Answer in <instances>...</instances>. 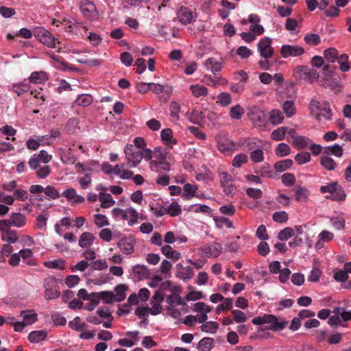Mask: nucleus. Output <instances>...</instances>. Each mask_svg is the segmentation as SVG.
Here are the masks:
<instances>
[{
  "label": "nucleus",
  "mask_w": 351,
  "mask_h": 351,
  "mask_svg": "<svg viewBox=\"0 0 351 351\" xmlns=\"http://www.w3.org/2000/svg\"><path fill=\"white\" fill-rule=\"evenodd\" d=\"M213 339L210 337H204L202 339L198 344L197 348L201 351H210L212 348Z\"/></svg>",
  "instance_id": "obj_39"
},
{
  "label": "nucleus",
  "mask_w": 351,
  "mask_h": 351,
  "mask_svg": "<svg viewBox=\"0 0 351 351\" xmlns=\"http://www.w3.org/2000/svg\"><path fill=\"white\" fill-rule=\"evenodd\" d=\"M21 316L23 317L26 325L34 324L37 320V314L33 311H22L20 313Z\"/></svg>",
  "instance_id": "obj_34"
},
{
  "label": "nucleus",
  "mask_w": 351,
  "mask_h": 351,
  "mask_svg": "<svg viewBox=\"0 0 351 351\" xmlns=\"http://www.w3.org/2000/svg\"><path fill=\"white\" fill-rule=\"evenodd\" d=\"M248 160V157L245 154H239L235 156L232 161L234 167L239 168L242 165L245 164Z\"/></svg>",
  "instance_id": "obj_46"
},
{
  "label": "nucleus",
  "mask_w": 351,
  "mask_h": 351,
  "mask_svg": "<svg viewBox=\"0 0 351 351\" xmlns=\"http://www.w3.org/2000/svg\"><path fill=\"white\" fill-rule=\"evenodd\" d=\"M293 165V161L291 159H286L284 160L278 161L275 163L274 168L276 171L282 172L289 169Z\"/></svg>",
  "instance_id": "obj_44"
},
{
  "label": "nucleus",
  "mask_w": 351,
  "mask_h": 351,
  "mask_svg": "<svg viewBox=\"0 0 351 351\" xmlns=\"http://www.w3.org/2000/svg\"><path fill=\"white\" fill-rule=\"evenodd\" d=\"M294 75L300 79H306L311 76H315L316 71L307 66H298L293 70Z\"/></svg>",
  "instance_id": "obj_14"
},
{
  "label": "nucleus",
  "mask_w": 351,
  "mask_h": 351,
  "mask_svg": "<svg viewBox=\"0 0 351 351\" xmlns=\"http://www.w3.org/2000/svg\"><path fill=\"white\" fill-rule=\"evenodd\" d=\"M12 90L19 96L22 93L27 92L29 90V86L25 83L14 84L12 86Z\"/></svg>",
  "instance_id": "obj_59"
},
{
  "label": "nucleus",
  "mask_w": 351,
  "mask_h": 351,
  "mask_svg": "<svg viewBox=\"0 0 351 351\" xmlns=\"http://www.w3.org/2000/svg\"><path fill=\"white\" fill-rule=\"evenodd\" d=\"M195 311L199 313H208L210 312V306L206 305L204 302H197L194 306Z\"/></svg>",
  "instance_id": "obj_64"
},
{
  "label": "nucleus",
  "mask_w": 351,
  "mask_h": 351,
  "mask_svg": "<svg viewBox=\"0 0 351 351\" xmlns=\"http://www.w3.org/2000/svg\"><path fill=\"white\" fill-rule=\"evenodd\" d=\"M234 145L232 143L226 141H219L218 143V149L224 154H229L234 148Z\"/></svg>",
  "instance_id": "obj_56"
},
{
  "label": "nucleus",
  "mask_w": 351,
  "mask_h": 351,
  "mask_svg": "<svg viewBox=\"0 0 351 351\" xmlns=\"http://www.w3.org/2000/svg\"><path fill=\"white\" fill-rule=\"evenodd\" d=\"M305 43L309 45L316 46L321 42L320 37L316 34H308L304 37Z\"/></svg>",
  "instance_id": "obj_50"
},
{
  "label": "nucleus",
  "mask_w": 351,
  "mask_h": 351,
  "mask_svg": "<svg viewBox=\"0 0 351 351\" xmlns=\"http://www.w3.org/2000/svg\"><path fill=\"white\" fill-rule=\"evenodd\" d=\"M138 213L134 208L130 207L123 210V215L122 219L128 221L129 226H132L136 223L138 221Z\"/></svg>",
  "instance_id": "obj_17"
},
{
  "label": "nucleus",
  "mask_w": 351,
  "mask_h": 351,
  "mask_svg": "<svg viewBox=\"0 0 351 351\" xmlns=\"http://www.w3.org/2000/svg\"><path fill=\"white\" fill-rule=\"evenodd\" d=\"M32 255L33 253L31 250H21L18 253H14L10 256L9 263H19L21 261H28L31 258Z\"/></svg>",
  "instance_id": "obj_10"
},
{
  "label": "nucleus",
  "mask_w": 351,
  "mask_h": 351,
  "mask_svg": "<svg viewBox=\"0 0 351 351\" xmlns=\"http://www.w3.org/2000/svg\"><path fill=\"white\" fill-rule=\"evenodd\" d=\"M320 192L328 193L329 195H326V197L334 201H343L346 197V193L343 188L337 182L321 186Z\"/></svg>",
  "instance_id": "obj_2"
},
{
  "label": "nucleus",
  "mask_w": 351,
  "mask_h": 351,
  "mask_svg": "<svg viewBox=\"0 0 351 351\" xmlns=\"http://www.w3.org/2000/svg\"><path fill=\"white\" fill-rule=\"evenodd\" d=\"M181 207L176 202H173L166 209V213L173 217L178 216L181 213Z\"/></svg>",
  "instance_id": "obj_54"
},
{
  "label": "nucleus",
  "mask_w": 351,
  "mask_h": 351,
  "mask_svg": "<svg viewBox=\"0 0 351 351\" xmlns=\"http://www.w3.org/2000/svg\"><path fill=\"white\" fill-rule=\"evenodd\" d=\"M69 326L73 330L82 331L86 328V324L81 321L80 317H75L69 322Z\"/></svg>",
  "instance_id": "obj_41"
},
{
  "label": "nucleus",
  "mask_w": 351,
  "mask_h": 351,
  "mask_svg": "<svg viewBox=\"0 0 351 351\" xmlns=\"http://www.w3.org/2000/svg\"><path fill=\"white\" fill-rule=\"evenodd\" d=\"M309 110L311 114L319 121L331 119L332 113L329 104L327 101L312 99L309 104Z\"/></svg>",
  "instance_id": "obj_1"
},
{
  "label": "nucleus",
  "mask_w": 351,
  "mask_h": 351,
  "mask_svg": "<svg viewBox=\"0 0 351 351\" xmlns=\"http://www.w3.org/2000/svg\"><path fill=\"white\" fill-rule=\"evenodd\" d=\"M118 246L126 254H130L133 252L132 241L130 239H122L119 241Z\"/></svg>",
  "instance_id": "obj_33"
},
{
  "label": "nucleus",
  "mask_w": 351,
  "mask_h": 351,
  "mask_svg": "<svg viewBox=\"0 0 351 351\" xmlns=\"http://www.w3.org/2000/svg\"><path fill=\"white\" fill-rule=\"evenodd\" d=\"M308 195L309 193L306 189L298 186L295 192V199L298 202H305L306 201Z\"/></svg>",
  "instance_id": "obj_43"
},
{
  "label": "nucleus",
  "mask_w": 351,
  "mask_h": 351,
  "mask_svg": "<svg viewBox=\"0 0 351 351\" xmlns=\"http://www.w3.org/2000/svg\"><path fill=\"white\" fill-rule=\"evenodd\" d=\"M184 193L183 196L186 199L191 198L192 197L195 196V193L197 190V186L195 184H191L189 183L185 184L184 187Z\"/></svg>",
  "instance_id": "obj_47"
},
{
  "label": "nucleus",
  "mask_w": 351,
  "mask_h": 351,
  "mask_svg": "<svg viewBox=\"0 0 351 351\" xmlns=\"http://www.w3.org/2000/svg\"><path fill=\"white\" fill-rule=\"evenodd\" d=\"M94 223L97 228H103L110 225L108 217L102 214H95L93 215Z\"/></svg>",
  "instance_id": "obj_35"
},
{
  "label": "nucleus",
  "mask_w": 351,
  "mask_h": 351,
  "mask_svg": "<svg viewBox=\"0 0 351 351\" xmlns=\"http://www.w3.org/2000/svg\"><path fill=\"white\" fill-rule=\"evenodd\" d=\"M0 231L1 239L4 241L14 243L18 241V235L16 231L12 230L10 227L8 226L6 220L0 221Z\"/></svg>",
  "instance_id": "obj_5"
},
{
  "label": "nucleus",
  "mask_w": 351,
  "mask_h": 351,
  "mask_svg": "<svg viewBox=\"0 0 351 351\" xmlns=\"http://www.w3.org/2000/svg\"><path fill=\"white\" fill-rule=\"evenodd\" d=\"M61 160L63 163L66 165L75 164L76 158L70 151L64 152L61 155Z\"/></svg>",
  "instance_id": "obj_57"
},
{
  "label": "nucleus",
  "mask_w": 351,
  "mask_h": 351,
  "mask_svg": "<svg viewBox=\"0 0 351 351\" xmlns=\"http://www.w3.org/2000/svg\"><path fill=\"white\" fill-rule=\"evenodd\" d=\"M178 21L183 25L192 23L197 17L196 13L191 11L188 8L181 7L178 12Z\"/></svg>",
  "instance_id": "obj_9"
},
{
  "label": "nucleus",
  "mask_w": 351,
  "mask_h": 351,
  "mask_svg": "<svg viewBox=\"0 0 351 351\" xmlns=\"http://www.w3.org/2000/svg\"><path fill=\"white\" fill-rule=\"evenodd\" d=\"M189 89L191 91L193 96L196 98L205 97L208 94V88L199 84L191 85L189 86Z\"/></svg>",
  "instance_id": "obj_24"
},
{
  "label": "nucleus",
  "mask_w": 351,
  "mask_h": 351,
  "mask_svg": "<svg viewBox=\"0 0 351 351\" xmlns=\"http://www.w3.org/2000/svg\"><path fill=\"white\" fill-rule=\"evenodd\" d=\"M125 158L131 167H136L142 160L141 151L137 150L132 145H126L124 148Z\"/></svg>",
  "instance_id": "obj_3"
},
{
  "label": "nucleus",
  "mask_w": 351,
  "mask_h": 351,
  "mask_svg": "<svg viewBox=\"0 0 351 351\" xmlns=\"http://www.w3.org/2000/svg\"><path fill=\"white\" fill-rule=\"evenodd\" d=\"M283 112L288 118L292 117L295 114L294 102L291 100L283 102L281 105Z\"/></svg>",
  "instance_id": "obj_31"
},
{
  "label": "nucleus",
  "mask_w": 351,
  "mask_h": 351,
  "mask_svg": "<svg viewBox=\"0 0 351 351\" xmlns=\"http://www.w3.org/2000/svg\"><path fill=\"white\" fill-rule=\"evenodd\" d=\"M337 62L339 64L340 70L343 72H347L350 69L351 62L348 61V56L346 54H341L337 59Z\"/></svg>",
  "instance_id": "obj_36"
},
{
  "label": "nucleus",
  "mask_w": 351,
  "mask_h": 351,
  "mask_svg": "<svg viewBox=\"0 0 351 351\" xmlns=\"http://www.w3.org/2000/svg\"><path fill=\"white\" fill-rule=\"evenodd\" d=\"M133 274L138 280L147 278L150 272L144 265H135L132 268Z\"/></svg>",
  "instance_id": "obj_20"
},
{
  "label": "nucleus",
  "mask_w": 351,
  "mask_h": 351,
  "mask_svg": "<svg viewBox=\"0 0 351 351\" xmlns=\"http://www.w3.org/2000/svg\"><path fill=\"white\" fill-rule=\"evenodd\" d=\"M112 169V175H115L123 180H129L133 175L132 171L124 169V165H116L113 166Z\"/></svg>",
  "instance_id": "obj_13"
},
{
  "label": "nucleus",
  "mask_w": 351,
  "mask_h": 351,
  "mask_svg": "<svg viewBox=\"0 0 351 351\" xmlns=\"http://www.w3.org/2000/svg\"><path fill=\"white\" fill-rule=\"evenodd\" d=\"M36 38L43 45L49 47H55V38L51 33L43 27H39L35 29Z\"/></svg>",
  "instance_id": "obj_4"
},
{
  "label": "nucleus",
  "mask_w": 351,
  "mask_h": 351,
  "mask_svg": "<svg viewBox=\"0 0 351 351\" xmlns=\"http://www.w3.org/2000/svg\"><path fill=\"white\" fill-rule=\"evenodd\" d=\"M249 116L250 119L258 125L263 123L265 117L264 112L255 106L250 109Z\"/></svg>",
  "instance_id": "obj_15"
},
{
  "label": "nucleus",
  "mask_w": 351,
  "mask_h": 351,
  "mask_svg": "<svg viewBox=\"0 0 351 351\" xmlns=\"http://www.w3.org/2000/svg\"><path fill=\"white\" fill-rule=\"evenodd\" d=\"M272 40L268 37L260 40L258 43V51L261 56L265 59H269L274 54V49L271 46Z\"/></svg>",
  "instance_id": "obj_6"
},
{
  "label": "nucleus",
  "mask_w": 351,
  "mask_h": 351,
  "mask_svg": "<svg viewBox=\"0 0 351 351\" xmlns=\"http://www.w3.org/2000/svg\"><path fill=\"white\" fill-rule=\"evenodd\" d=\"M234 322L237 323L245 322L247 320V317L245 313L239 310L232 311Z\"/></svg>",
  "instance_id": "obj_61"
},
{
  "label": "nucleus",
  "mask_w": 351,
  "mask_h": 351,
  "mask_svg": "<svg viewBox=\"0 0 351 351\" xmlns=\"http://www.w3.org/2000/svg\"><path fill=\"white\" fill-rule=\"evenodd\" d=\"M311 155L308 152H303L298 153L295 156V160L298 165H304L311 160Z\"/></svg>",
  "instance_id": "obj_58"
},
{
  "label": "nucleus",
  "mask_w": 351,
  "mask_h": 351,
  "mask_svg": "<svg viewBox=\"0 0 351 351\" xmlns=\"http://www.w3.org/2000/svg\"><path fill=\"white\" fill-rule=\"evenodd\" d=\"M162 141L168 146L171 147L176 143V141L173 138V132L171 129H164L160 132Z\"/></svg>",
  "instance_id": "obj_29"
},
{
  "label": "nucleus",
  "mask_w": 351,
  "mask_h": 351,
  "mask_svg": "<svg viewBox=\"0 0 351 351\" xmlns=\"http://www.w3.org/2000/svg\"><path fill=\"white\" fill-rule=\"evenodd\" d=\"M291 153L290 147L284 143H281L278 145L277 147L275 149V154L278 157H285L288 156Z\"/></svg>",
  "instance_id": "obj_40"
},
{
  "label": "nucleus",
  "mask_w": 351,
  "mask_h": 351,
  "mask_svg": "<svg viewBox=\"0 0 351 351\" xmlns=\"http://www.w3.org/2000/svg\"><path fill=\"white\" fill-rule=\"evenodd\" d=\"M319 239L315 243V248L320 249L324 247V243L332 241L334 238L332 232L328 230H322L318 235Z\"/></svg>",
  "instance_id": "obj_19"
},
{
  "label": "nucleus",
  "mask_w": 351,
  "mask_h": 351,
  "mask_svg": "<svg viewBox=\"0 0 351 351\" xmlns=\"http://www.w3.org/2000/svg\"><path fill=\"white\" fill-rule=\"evenodd\" d=\"M294 236L293 230L291 227H287L280 230L278 234V238L280 241H287Z\"/></svg>",
  "instance_id": "obj_53"
},
{
  "label": "nucleus",
  "mask_w": 351,
  "mask_h": 351,
  "mask_svg": "<svg viewBox=\"0 0 351 351\" xmlns=\"http://www.w3.org/2000/svg\"><path fill=\"white\" fill-rule=\"evenodd\" d=\"M222 247L220 243H214L205 247V251L210 256H217L221 251Z\"/></svg>",
  "instance_id": "obj_38"
},
{
  "label": "nucleus",
  "mask_w": 351,
  "mask_h": 351,
  "mask_svg": "<svg viewBox=\"0 0 351 351\" xmlns=\"http://www.w3.org/2000/svg\"><path fill=\"white\" fill-rule=\"evenodd\" d=\"M99 200L101 202V207L104 208H108L115 204L110 194L103 192L99 194Z\"/></svg>",
  "instance_id": "obj_26"
},
{
  "label": "nucleus",
  "mask_w": 351,
  "mask_h": 351,
  "mask_svg": "<svg viewBox=\"0 0 351 351\" xmlns=\"http://www.w3.org/2000/svg\"><path fill=\"white\" fill-rule=\"evenodd\" d=\"M269 121L274 125L282 123L284 120L283 113L278 109H274L269 112Z\"/></svg>",
  "instance_id": "obj_23"
},
{
  "label": "nucleus",
  "mask_w": 351,
  "mask_h": 351,
  "mask_svg": "<svg viewBox=\"0 0 351 351\" xmlns=\"http://www.w3.org/2000/svg\"><path fill=\"white\" fill-rule=\"evenodd\" d=\"M47 333L44 330H35L28 335V339L32 343H38L47 337Z\"/></svg>",
  "instance_id": "obj_32"
},
{
  "label": "nucleus",
  "mask_w": 351,
  "mask_h": 351,
  "mask_svg": "<svg viewBox=\"0 0 351 351\" xmlns=\"http://www.w3.org/2000/svg\"><path fill=\"white\" fill-rule=\"evenodd\" d=\"M101 300V293H92L88 300H90L91 308H86L88 311H92Z\"/></svg>",
  "instance_id": "obj_60"
},
{
  "label": "nucleus",
  "mask_w": 351,
  "mask_h": 351,
  "mask_svg": "<svg viewBox=\"0 0 351 351\" xmlns=\"http://www.w3.org/2000/svg\"><path fill=\"white\" fill-rule=\"evenodd\" d=\"M304 53V49L298 45H284L280 49L281 56L284 58L299 56Z\"/></svg>",
  "instance_id": "obj_8"
},
{
  "label": "nucleus",
  "mask_w": 351,
  "mask_h": 351,
  "mask_svg": "<svg viewBox=\"0 0 351 351\" xmlns=\"http://www.w3.org/2000/svg\"><path fill=\"white\" fill-rule=\"evenodd\" d=\"M245 110L243 107L237 104L230 108V117L232 119H240L244 114Z\"/></svg>",
  "instance_id": "obj_37"
},
{
  "label": "nucleus",
  "mask_w": 351,
  "mask_h": 351,
  "mask_svg": "<svg viewBox=\"0 0 351 351\" xmlns=\"http://www.w3.org/2000/svg\"><path fill=\"white\" fill-rule=\"evenodd\" d=\"M193 275V271L189 265L183 267L182 265H180L176 274L177 277L183 280L190 279Z\"/></svg>",
  "instance_id": "obj_27"
},
{
  "label": "nucleus",
  "mask_w": 351,
  "mask_h": 351,
  "mask_svg": "<svg viewBox=\"0 0 351 351\" xmlns=\"http://www.w3.org/2000/svg\"><path fill=\"white\" fill-rule=\"evenodd\" d=\"M220 184L222 187L228 186L232 182V176L226 172H221L219 173Z\"/></svg>",
  "instance_id": "obj_62"
},
{
  "label": "nucleus",
  "mask_w": 351,
  "mask_h": 351,
  "mask_svg": "<svg viewBox=\"0 0 351 351\" xmlns=\"http://www.w3.org/2000/svg\"><path fill=\"white\" fill-rule=\"evenodd\" d=\"M150 169L158 173L162 171H169L171 167V160H166L162 162H150Z\"/></svg>",
  "instance_id": "obj_21"
},
{
  "label": "nucleus",
  "mask_w": 351,
  "mask_h": 351,
  "mask_svg": "<svg viewBox=\"0 0 351 351\" xmlns=\"http://www.w3.org/2000/svg\"><path fill=\"white\" fill-rule=\"evenodd\" d=\"M320 164L328 171H332L335 169L337 163L330 157V156L324 154L320 157Z\"/></svg>",
  "instance_id": "obj_30"
},
{
  "label": "nucleus",
  "mask_w": 351,
  "mask_h": 351,
  "mask_svg": "<svg viewBox=\"0 0 351 351\" xmlns=\"http://www.w3.org/2000/svg\"><path fill=\"white\" fill-rule=\"evenodd\" d=\"M60 295L58 286L56 285L50 286L49 284L45 287V298L46 300H53L58 298Z\"/></svg>",
  "instance_id": "obj_28"
},
{
  "label": "nucleus",
  "mask_w": 351,
  "mask_h": 351,
  "mask_svg": "<svg viewBox=\"0 0 351 351\" xmlns=\"http://www.w3.org/2000/svg\"><path fill=\"white\" fill-rule=\"evenodd\" d=\"M26 218L21 213H13L8 220H6L8 226H14L16 228L23 227L25 224Z\"/></svg>",
  "instance_id": "obj_12"
},
{
  "label": "nucleus",
  "mask_w": 351,
  "mask_h": 351,
  "mask_svg": "<svg viewBox=\"0 0 351 351\" xmlns=\"http://www.w3.org/2000/svg\"><path fill=\"white\" fill-rule=\"evenodd\" d=\"M75 104L81 106H88L93 102V97L88 94H82L80 95L75 100Z\"/></svg>",
  "instance_id": "obj_42"
},
{
  "label": "nucleus",
  "mask_w": 351,
  "mask_h": 351,
  "mask_svg": "<svg viewBox=\"0 0 351 351\" xmlns=\"http://www.w3.org/2000/svg\"><path fill=\"white\" fill-rule=\"evenodd\" d=\"M287 128L285 127H280L277 128L276 130H274L271 134V138L274 141H282L284 139L286 132H287Z\"/></svg>",
  "instance_id": "obj_52"
},
{
  "label": "nucleus",
  "mask_w": 351,
  "mask_h": 351,
  "mask_svg": "<svg viewBox=\"0 0 351 351\" xmlns=\"http://www.w3.org/2000/svg\"><path fill=\"white\" fill-rule=\"evenodd\" d=\"M100 293L104 303L111 304L115 301V295L112 291H101Z\"/></svg>",
  "instance_id": "obj_63"
},
{
  "label": "nucleus",
  "mask_w": 351,
  "mask_h": 351,
  "mask_svg": "<svg viewBox=\"0 0 351 351\" xmlns=\"http://www.w3.org/2000/svg\"><path fill=\"white\" fill-rule=\"evenodd\" d=\"M80 9L83 15L90 20H95L97 19L98 13L95 5L87 1L83 0L80 3Z\"/></svg>",
  "instance_id": "obj_7"
},
{
  "label": "nucleus",
  "mask_w": 351,
  "mask_h": 351,
  "mask_svg": "<svg viewBox=\"0 0 351 351\" xmlns=\"http://www.w3.org/2000/svg\"><path fill=\"white\" fill-rule=\"evenodd\" d=\"M48 75L43 71H35L31 73L29 80L34 84H42L48 80Z\"/></svg>",
  "instance_id": "obj_25"
},
{
  "label": "nucleus",
  "mask_w": 351,
  "mask_h": 351,
  "mask_svg": "<svg viewBox=\"0 0 351 351\" xmlns=\"http://www.w3.org/2000/svg\"><path fill=\"white\" fill-rule=\"evenodd\" d=\"M343 149L341 145L339 144H334L330 146L324 147L323 148V154L328 156H335L337 158H341L343 155Z\"/></svg>",
  "instance_id": "obj_18"
},
{
  "label": "nucleus",
  "mask_w": 351,
  "mask_h": 351,
  "mask_svg": "<svg viewBox=\"0 0 351 351\" xmlns=\"http://www.w3.org/2000/svg\"><path fill=\"white\" fill-rule=\"evenodd\" d=\"M232 102V97L230 94L223 92L217 96V104L221 106H227Z\"/></svg>",
  "instance_id": "obj_45"
},
{
  "label": "nucleus",
  "mask_w": 351,
  "mask_h": 351,
  "mask_svg": "<svg viewBox=\"0 0 351 351\" xmlns=\"http://www.w3.org/2000/svg\"><path fill=\"white\" fill-rule=\"evenodd\" d=\"M95 239V235L90 232H84L79 237L78 245L82 248H89Z\"/></svg>",
  "instance_id": "obj_11"
},
{
  "label": "nucleus",
  "mask_w": 351,
  "mask_h": 351,
  "mask_svg": "<svg viewBox=\"0 0 351 351\" xmlns=\"http://www.w3.org/2000/svg\"><path fill=\"white\" fill-rule=\"evenodd\" d=\"M204 66L214 74L219 73L222 69V64L213 58L207 59Z\"/></svg>",
  "instance_id": "obj_22"
},
{
  "label": "nucleus",
  "mask_w": 351,
  "mask_h": 351,
  "mask_svg": "<svg viewBox=\"0 0 351 351\" xmlns=\"http://www.w3.org/2000/svg\"><path fill=\"white\" fill-rule=\"evenodd\" d=\"M127 289V287L124 285H119L115 288L116 294L115 295V301L121 302L125 300L126 294L125 291Z\"/></svg>",
  "instance_id": "obj_51"
},
{
  "label": "nucleus",
  "mask_w": 351,
  "mask_h": 351,
  "mask_svg": "<svg viewBox=\"0 0 351 351\" xmlns=\"http://www.w3.org/2000/svg\"><path fill=\"white\" fill-rule=\"evenodd\" d=\"M250 159L256 163L262 162L264 160V154L261 149H256L250 153Z\"/></svg>",
  "instance_id": "obj_55"
},
{
  "label": "nucleus",
  "mask_w": 351,
  "mask_h": 351,
  "mask_svg": "<svg viewBox=\"0 0 351 351\" xmlns=\"http://www.w3.org/2000/svg\"><path fill=\"white\" fill-rule=\"evenodd\" d=\"M324 58L330 62H335L339 58V53L336 49L329 48L324 51Z\"/></svg>",
  "instance_id": "obj_49"
},
{
  "label": "nucleus",
  "mask_w": 351,
  "mask_h": 351,
  "mask_svg": "<svg viewBox=\"0 0 351 351\" xmlns=\"http://www.w3.org/2000/svg\"><path fill=\"white\" fill-rule=\"evenodd\" d=\"M218 327L219 324L216 322H206L201 326L200 328L203 332L215 333Z\"/></svg>",
  "instance_id": "obj_48"
},
{
  "label": "nucleus",
  "mask_w": 351,
  "mask_h": 351,
  "mask_svg": "<svg viewBox=\"0 0 351 351\" xmlns=\"http://www.w3.org/2000/svg\"><path fill=\"white\" fill-rule=\"evenodd\" d=\"M154 159L150 162H164L166 160H171V154L165 152L160 147H157L154 149Z\"/></svg>",
  "instance_id": "obj_16"
}]
</instances>
